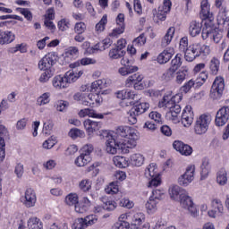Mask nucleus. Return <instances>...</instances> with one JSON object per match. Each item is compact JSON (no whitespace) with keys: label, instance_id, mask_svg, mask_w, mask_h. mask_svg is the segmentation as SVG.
<instances>
[{"label":"nucleus","instance_id":"nucleus-1","mask_svg":"<svg viewBox=\"0 0 229 229\" xmlns=\"http://www.w3.org/2000/svg\"><path fill=\"white\" fill-rule=\"evenodd\" d=\"M116 140L123 144L124 148H132L137 146L139 140V131L130 126H119L116 131Z\"/></svg>","mask_w":229,"mask_h":229},{"label":"nucleus","instance_id":"nucleus-2","mask_svg":"<svg viewBox=\"0 0 229 229\" xmlns=\"http://www.w3.org/2000/svg\"><path fill=\"white\" fill-rule=\"evenodd\" d=\"M207 56L210 55V47L207 45H201L200 43H194L190 45L186 50H184V59L186 62H194L198 56Z\"/></svg>","mask_w":229,"mask_h":229},{"label":"nucleus","instance_id":"nucleus-3","mask_svg":"<svg viewBox=\"0 0 229 229\" xmlns=\"http://www.w3.org/2000/svg\"><path fill=\"white\" fill-rule=\"evenodd\" d=\"M210 123H212V116L210 114H203L199 115L194 124V133L196 135H205L208 131Z\"/></svg>","mask_w":229,"mask_h":229},{"label":"nucleus","instance_id":"nucleus-4","mask_svg":"<svg viewBox=\"0 0 229 229\" xmlns=\"http://www.w3.org/2000/svg\"><path fill=\"white\" fill-rule=\"evenodd\" d=\"M179 201L182 208L188 210V214L191 217L196 219L199 216V211H198V208H196V204H194L192 198L189 196V191H186Z\"/></svg>","mask_w":229,"mask_h":229},{"label":"nucleus","instance_id":"nucleus-5","mask_svg":"<svg viewBox=\"0 0 229 229\" xmlns=\"http://www.w3.org/2000/svg\"><path fill=\"white\" fill-rule=\"evenodd\" d=\"M196 174V165H190L186 167L184 174H181L177 179V183L181 187H189L194 182Z\"/></svg>","mask_w":229,"mask_h":229},{"label":"nucleus","instance_id":"nucleus-6","mask_svg":"<svg viewBox=\"0 0 229 229\" xmlns=\"http://www.w3.org/2000/svg\"><path fill=\"white\" fill-rule=\"evenodd\" d=\"M149 109V103H140L131 108L127 113L130 124H137V115H140Z\"/></svg>","mask_w":229,"mask_h":229},{"label":"nucleus","instance_id":"nucleus-7","mask_svg":"<svg viewBox=\"0 0 229 229\" xmlns=\"http://www.w3.org/2000/svg\"><path fill=\"white\" fill-rule=\"evenodd\" d=\"M56 54L55 52H50L47 54L39 62L38 69L40 71H55L53 65L56 64Z\"/></svg>","mask_w":229,"mask_h":229},{"label":"nucleus","instance_id":"nucleus-8","mask_svg":"<svg viewBox=\"0 0 229 229\" xmlns=\"http://www.w3.org/2000/svg\"><path fill=\"white\" fill-rule=\"evenodd\" d=\"M223 92H225V78L217 76L213 82L210 97L213 99H220Z\"/></svg>","mask_w":229,"mask_h":229},{"label":"nucleus","instance_id":"nucleus-9","mask_svg":"<svg viewBox=\"0 0 229 229\" xmlns=\"http://www.w3.org/2000/svg\"><path fill=\"white\" fill-rule=\"evenodd\" d=\"M98 223V216L96 215H89L84 218H77L72 225V229H85L88 226H92Z\"/></svg>","mask_w":229,"mask_h":229},{"label":"nucleus","instance_id":"nucleus-10","mask_svg":"<svg viewBox=\"0 0 229 229\" xmlns=\"http://www.w3.org/2000/svg\"><path fill=\"white\" fill-rule=\"evenodd\" d=\"M202 38L203 40L210 38L215 44H219L223 39V32L217 31L212 29V27H206L202 30Z\"/></svg>","mask_w":229,"mask_h":229},{"label":"nucleus","instance_id":"nucleus-11","mask_svg":"<svg viewBox=\"0 0 229 229\" xmlns=\"http://www.w3.org/2000/svg\"><path fill=\"white\" fill-rule=\"evenodd\" d=\"M21 203L26 207L27 208H31L35 206L37 203V193H35V190L32 188H28L24 195L21 198Z\"/></svg>","mask_w":229,"mask_h":229},{"label":"nucleus","instance_id":"nucleus-12","mask_svg":"<svg viewBox=\"0 0 229 229\" xmlns=\"http://www.w3.org/2000/svg\"><path fill=\"white\" fill-rule=\"evenodd\" d=\"M229 121V106H224L216 114L215 124L216 126H225Z\"/></svg>","mask_w":229,"mask_h":229},{"label":"nucleus","instance_id":"nucleus-13","mask_svg":"<svg viewBox=\"0 0 229 229\" xmlns=\"http://www.w3.org/2000/svg\"><path fill=\"white\" fill-rule=\"evenodd\" d=\"M217 22L227 30V38H229V13L226 6H222L218 12Z\"/></svg>","mask_w":229,"mask_h":229},{"label":"nucleus","instance_id":"nucleus-14","mask_svg":"<svg viewBox=\"0 0 229 229\" xmlns=\"http://www.w3.org/2000/svg\"><path fill=\"white\" fill-rule=\"evenodd\" d=\"M186 192L187 190L180 187L178 184L171 185L168 189L169 196L174 201H180Z\"/></svg>","mask_w":229,"mask_h":229},{"label":"nucleus","instance_id":"nucleus-15","mask_svg":"<svg viewBox=\"0 0 229 229\" xmlns=\"http://www.w3.org/2000/svg\"><path fill=\"white\" fill-rule=\"evenodd\" d=\"M181 121L184 128H189V126L192 124V122L194 121V112H192V106H185V108L182 111Z\"/></svg>","mask_w":229,"mask_h":229},{"label":"nucleus","instance_id":"nucleus-16","mask_svg":"<svg viewBox=\"0 0 229 229\" xmlns=\"http://www.w3.org/2000/svg\"><path fill=\"white\" fill-rule=\"evenodd\" d=\"M173 148L184 157H191L192 155V147L181 140H174Z\"/></svg>","mask_w":229,"mask_h":229},{"label":"nucleus","instance_id":"nucleus-17","mask_svg":"<svg viewBox=\"0 0 229 229\" xmlns=\"http://www.w3.org/2000/svg\"><path fill=\"white\" fill-rule=\"evenodd\" d=\"M212 209L208 212L209 217L216 218L217 216H221L225 210L223 202L220 199H215L211 202Z\"/></svg>","mask_w":229,"mask_h":229},{"label":"nucleus","instance_id":"nucleus-18","mask_svg":"<svg viewBox=\"0 0 229 229\" xmlns=\"http://www.w3.org/2000/svg\"><path fill=\"white\" fill-rule=\"evenodd\" d=\"M121 141H117V140L114 139L113 136H107V140L106 141V151L109 153V155L117 154V149L120 148Z\"/></svg>","mask_w":229,"mask_h":229},{"label":"nucleus","instance_id":"nucleus-19","mask_svg":"<svg viewBox=\"0 0 229 229\" xmlns=\"http://www.w3.org/2000/svg\"><path fill=\"white\" fill-rule=\"evenodd\" d=\"M200 19L202 21L208 20L213 21L214 20V14L210 13V5L208 4V2L207 0H203L200 4Z\"/></svg>","mask_w":229,"mask_h":229},{"label":"nucleus","instance_id":"nucleus-20","mask_svg":"<svg viewBox=\"0 0 229 229\" xmlns=\"http://www.w3.org/2000/svg\"><path fill=\"white\" fill-rule=\"evenodd\" d=\"M84 128L87 131L89 136L92 137L94 131H98L101 129V123L88 119L84 121Z\"/></svg>","mask_w":229,"mask_h":229},{"label":"nucleus","instance_id":"nucleus-21","mask_svg":"<svg viewBox=\"0 0 229 229\" xmlns=\"http://www.w3.org/2000/svg\"><path fill=\"white\" fill-rule=\"evenodd\" d=\"M174 55V48L168 47L165 48L163 52H161L157 55V63L158 64H167L171 58H173V55Z\"/></svg>","mask_w":229,"mask_h":229},{"label":"nucleus","instance_id":"nucleus-22","mask_svg":"<svg viewBox=\"0 0 229 229\" xmlns=\"http://www.w3.org/2000/svg\"><path fill=\"white\" fill-rule=\"evenodd\" d=\"M13 40H15V33L10 30H5L4 32H1L0 30V46L12 44Z\"/></svg>","mask_w":229,"mask_h":229},{"label":"nucleus","instance_id":"nucleus-23","mask_svg":"<svg viewBox=\"0 0 229 229\" xmlns=\"http://www.w3.org/2000/svg\"><path fill=\"white\" fill-rule=\"evenodd\" d=\"M144 80V75H142L140 72L134 73L131 76H129L125 81V87L131 88L133 87V85H137L138 83H140Z\"/></svg>","mask_w":229,"mask_h":229},{"label":"nucleus","instance_id":"nucleus-24","mask_svg":"<svg viewBox=\"0 0 229 229\" xmlns=\"http://www.w3.org/2000/svg\"><path fill=\"white\" fill-rule=\"evenodd\" d=\"M52 84L53 87L57 89H67V87H69L67 80L65 79V75H56L55 77H54Z\"/></svg>","mask_w":229,"mask_h":229},{"label":"nucleus","instance_id":"nucleus-25","mask_svg":"<svg viewBox=\"0 0 229 229\" xmlns=\"http://www.w3.org/2000/svg\"><path fill=\"white\" fill-rule=\"evenodd\" d=\"M175 31H176V29L174 27H170L167 30L165 35L164 36L161 41L162 47H167V46H169V44L173 42V38L174 37Z\"/></svg>","mask_w":229,"mask_h":229},{"label":"nucleus","instance_id":"nucleus-26","mask_svg":"<svg viewBox=\"0 0 229 229\" xmlns=\"http://www.w3.org/2000/svg\"><path fill=\"white\" fill-rule=\"evenodd\" d=\"M86 106H99L103 103V98L98 93H89V101Z\"/></svg>","mask_w":229,"mask_h":229},{"label":"nucleus","instance_id":"nucleus-27","mask_svg":"<svg viewBox=\"0 0 229 229\" xmlns=\"http://www.w3.org/2000/svg\"><path fill=\"white\" fill-rule=\"evenodd\" d=\"M115 94H116V98L118 99H122V101H124V99H137L139 96L135 94L134 91L126 90V89L117 91Z\"/></svg>","mask_w":229,"mask_h":229},{"label":"nucleus","instance_id":"nucleus-28","mask_svg":"<svg viewBox=\"0 0 229 229\" xmlns=\"http://www.w3.org/2000/svg\"><path fill=\"white\" fill-rule=\"evenodd\" d=\"M145 176L148 180H151V178H158V176H160V174H158V168L157 167V164L151 163L145 169Z\"/></svg>","mask_w":229,"mask_h":229},{"label":"nucleus","instance_id":"nucleus-29","mask_svg":"<svg viewBox=\"0 0 229 229\" xmlns=\"http://www.w3.org/2000/svg\"><path fill=\"white\" fill-rule=\"evenodd\" d=\"M201 23L198 21H191L189 25V34L191 37H198L201 33Z\"/></svg>","mask_w":229,"mask_h":229},{"label":"nucleus","instance_id":"nucleus-30","mask_svg":"<svg viewBox=\"0 0 229 229\" xmlns=\"http://www.w3.org/2000/svg\"><path fill=\"white\" fill-rule=\"evenodd\" d=\"M175 109H172V111H168L165 114L166 119L169 121H174V123H180V118L178 114L182 112V107L180 106H175Z\"/></svg>","mask_w":229,"mask_h":229},{"label":"nucleus","instance_id":"nucleus-31","mask_svg":"<svg viewBox=\"0 0 229 229\" xmlns=\"http://www.w3.org/2000/svg\"><path fill=\"white\" fill-rule=\"evenodd\" d=\"M80 117H93L94 119H103L104 115L99 114L94 111V109L90 108H86V109H81L79 112Z\"/></svg>","mask_w":229,"mask_h":229},{"label":"nucleus","instance_id":"nucleus-32","mask_svg":"<svg viewBox=\"0 0 229 229\" xmlns=\"http://www.w3.org/2000/svg\"><path fill=\"white\" fill-rule=\"evenodd\" d=\"M113 163L116 167L120 169H124L130 165L128 159L123 156H114L113 157Z\"/></svg>","mask_w":229,"mask_h":229},{"label":"nucleus","instance_id":"nucleus-33","mask_svg":"<svg viewBox=\"0 0 229 229\" xmlns=\"http://www.w3.org/2000/svg\"><path fill=\"white\" fill-rule=\"evenodd\" d=\"M91 161L92 157L90 156L81 154L75 159V165H77V167H85V165L90 164Z\"/></svg>","mask_w":229,"mask_h":229},{"label":"nucleus","instance_id":"nucleus-34","mask_svg":"<svg viewBox=\"0 0 229 229\" xmlns=\"http://www.w3.org/2000/svg\"><path fill=\"white\" fill-rule=\"evenodd\" d=\"M137 71H139V67L131 64H127L118 69V72L121 76H128L133 74V72H137Z\"/></svg>","mask_w":229,"mask_h":229},{"label":"nucleus","instance_id":"nucleus-35","mask_svg":"<svg viewBox=\"0 0 229 229\" xmlns=\"http://www.w3.org/2000/svg\"><path fill=\"white\" fill-rule=\"evenodd\" d=\"M79 55H80V50H78V47H70L66 49L64 60H66V62H69V58H70V60L78 58Z\"/></svg>","mask_w":229,"mask_h":229},{"label":"nucleus","instance_id":"nucleus-36","mask_svg":"<svg viewBox=\"0 0 229 229\" xmlns=\"http://www.w3.org/2000/svg\"><path fill=\"white\" fill-rule=\"evenodd\" d=\"M80 64L81 65H94L96 64V59L84 57L81 59L80 62H75L70 64L71 69H76V67H80Z\"/></svg>","mask_w":229,"mask_h":229},{"label":"nucleus","instance_id":"nucleus-37","mask_svg":"<svg viewBox=\"0 0 229 229\" xmlns=\"http://www.w3.org/2000/svg\"><path fill=\"white\" fill-rule=\"evenodd\" d=\"M130 158L131 164L136 167H140V165L144 164V156H142V154H132Z\"/></svg>","mask_w":229,"mask_h":229},{"label":"nucleus","instance_id":"nucleus-38","mask_svg":"<svg viewBox=\"0 0 229 229\" xmlns=\"http://www.w3.org/2000/svg\"><path fill=\"white\" fill-rule=\"evenodd\" d=\"M200 180H207L208 178V174L210 173V165H208V160L205 159L202 162L200 166Z\"/></svg>","mask_w":229,"mask_h":229},{"label":"nucleus","instance_id":"nucleus-39","mask_svg":"<svg viewBox=\"0 0 229 229\" xmlns=\"http://www.w3.org/2000/svg\"><path fill=\"white\" fill-rule=\"evenodd\" d=\"M28 228L29 229H44V225H42V221L37 217H30L28 220Z\"/></svg>","mask_w":229,"mask_h":229},{"label":"nucleus","instance_id":"nucleus-40","mask_svg":"<svg viewBox=\"0 0 229 229\" xmlns=\"http://www.w3.org/2000/svg\"><path fill=\"white\" fill-rule=\"evenodd\" d=\"M80 201V197L77 193H70L65 197V203L68 207H76Z\"/></svg>","mask_w":229,"mask_h":229},{"label":"nucleus","instance_id":"nucleus-41","mask_svg":"<svg viewBox=\"0 0 229 229\" xmlns=\"http://www.w3.org/2000/svg\"><path fill=\"white\" fill-rule=\"evenodd\" d=\"M164 106L165 108H168L169 111H172V110H175L174 106H180V105L174 104L173 102H171V100L169 99V97H164L163 100L159 102V107L164 108Z\"/></svg>","mask_w":229,"mask_h":229},{"label":"nucleus","instance_id":"nucleus-42","mask_svg":"<svg viewBox=\"0 0 229 229\" xmlns=\"http://www.w3.org/2000/svg\"><path fill=\"white\" fill-rule=\"evenodd\" d=\"M146 219L144 213L138 211L132 214V225L131 226H138L139 225H142V221Z\"/></svg>","mask_w":229,"mask_h":229},{"label":"nucleus","instance_id":"nucleus-43","mask_svg":"<svg viewBox=\"0 0 229 229\" xmlns=\"http://www.w3.org/2000/svg\"><path fill=\"white\" fill-rule=\"evenodd\" d=\"M50 102H51V93L49 92L43 93L37 99V105L38 106H44V105H49Z\"/></svg>","mask_w":229,"mask_h":229},{"label":"nucleus","instance_id":"nucleus-44","mask_svg":"<svg viewBox=\"0 0 229 229\" xmlns=\"http://www.w3.org/2000/svg\"><path fill=\"white\" fill-rule=\"evenodd\" d=\"M79 189L82 192H89L92 189V182L89 179H82L79 182Z\"/></svg>","mask_w":229,"mask_h":229},{"label":"nucleus","instance_id":"nucleus-45","mask_svg":"<svg viewBox=\"0 0 229 229\" xmlns=\"http://www.w3.org/2000/svg\"><path fill=\"white\" fill-rule=\"evenodd\" d=\"M124 55H126V52H124L123 50H120L119 48H112L109 51V57L112 60H118V58H123V56H124Z\"/></svg>","mask_w":229,"mask_h":229},{"label":"nucleus","instance_id":"nucleus-46","mask_svg":"<svg viewBox=\"0 0 229 229\" xmlns=\"http://www.w3.org/2000/svg\"><path fill=\"white\" fill-rule=\"evenodd\" d=\"M53 76H55V70H45L39 77V81L40 83H47Z\"/></svg>","mask_w":229,"mask_h":229},{"label":"nucleus","instance_id":"nucleus-47","mask_svg":"<svg viewBox=\"0 0 229 229\" xmlns=\"http://www.w3.org/2000/svg\"><path fill=\"white\" fill-rule=\"evenodd\" d=\"M106 87V80H98L91 83V89L95 90V92H99L102 89Z\"/></svg>","mask_w":229,"mask_h":229},{"label":"nucleus","instance_id":"nucleus-48","mask_svg":"<svg viewBox=\"0 0 229 229\" xmlns=\"http://www.w3.org/2000/svg\"><path fill=\"white\" fill-rule=\"evenodd\" d=\"M216 182L219 185H226V182H228V177H227V174L226 171L225 170H220L217 173L216 175Z\"/></svg>","mask_w":229,"mask_h":229},{"label":"nucleus","instance_id":"nucleus-49","mask_svg":"<svg viewBox=\"0 0 229 229\" xmlns=\"http://www.w3.org/2000/svg\"><path fill=\"white\" fill-rule=\"evenodd\" d=\"M157 203L158 200L151 198L149 199V200L146 203V208L148 214H153L154 212H157Z\"/></svg>","mask_w":229,"mask_h":229},{"label":"nucleus","instance_id":"nucleus-50","mask_svg":"<svg viewBox=\"0 0 229 229\" xmlns=\"http://www.w3.org/2000/svg\"><path fill=\"white\" fill-rule=\"evenodd\" d=\"M219 59L213 57L209 63V69L212 74H217L219 72Z\"/></svg>","mask_w":229,"mask_h":229},{"label":"nucleus","instance_id":"nucleus-51","mask_svg":"<svg viewBox=\"0 0 229 229\" xmlns=\"http://www.w3.org/2000/svg\"><path fill=\"white\" fill-rule=\"evenodd\" d=\"M174 74H176V72L172 68H169L162 74L161 80L163 81H171V80L174 78Z\"/></svg>","mask_w":229,"mask_h":229},{"label":"nucleus","instance_id":"nucleus-52","mask_svg":"<svg viewBox=\"0 0 229 229\" xmlns=\"http://www.w3.org/2000/svg\"><path fill=\"white\" fill-rule=\"evenodd\" d=\"M182 67V57L179 55H176L175 57L171 62L170 69L175 71V72Z\"/></svg>","mask_w":229,"mask_h":229},{"label":"nucleus","instance_id":"nucleus-53","mask_svg":"<svg viewBox=\"0 0 229 229\" xmlns=\"http://www.w3.org/2000/svg\"><path fill=\"white\" fill-rule=\"evenodd\" d=\"M64 78L68 83H74L78 80V76L76 75L74 70H70L64 74Z\"/></svg>","mask_w":229,"mask_h":229},{"label":"nucleus","instance_id":"nucleus-54","mask_svg":"<svg viewBox=\"0 0 229 229\" xmlns=\"http://www.w3.org/2000/svg\"><path fill=\"white\" fill-rule=\"evenodd\" d=\"M106 22H108V20L106 19V15H104L102 19L99 21V22L96 24V27H95L96 31H98V33H101V31H104Z\"/></svg>","mask_w":229,"mask_h":229},{"label":"nucleus","instance_id":"nucleus-55","mask_svg":"<svg viewBox=\"0 0 229 229\" xmlns=\"http://www.w3.org/2000/svg\"><path fill=\"white\" fill-rule=\"evenodd\" d=\"M55 144L56 138L55 136H52L43 142V148L44 149H51Z\"/></svg>","mask_w":229,"mask_h":229},{"label":"nucleus","instance_id":"nucleus-56","mask_svg":"<svg viewBox=\"0 0 229 229\" xmlns=\"http://www.w3.org/2000/svg\"><path fill=\"white\" fill-rule=\"evenodd\" d=\"M85 94L86 93H82V92H77L73 95V99L75 101H79V103H81V105H84V106H87V100H85Z\"/></svg>","mask_w":229,"mask_h":229},{"label":"nucleus","instance_id":"nucleus-57","mask_svg":"<svg viewBox=\"0 0 229 229\" xmlns=\"http://www.w3.org/2000/svg\"><path fill=\"white\" fill-rule=\"evenodd\" d=\"M103 204H104V208H106L107 212H112L115 210V208H117V202L114 200H106Z\"/></svg>","mask_w":229,"mask_h":229},{"label":"nucleus","instance_id":"nucleus-58","mask_svg":"<svg viewBox=\"0 0 229 229\" xmlns=\"http://www.w3.org/2000/svg\"><path fill=\"white\" fill-rule=\"evenodd\" d=\"M67 106H69V102L64 100H58L55 104V108L57 112H65Z\"/></svg>","mask_w":229,"mask_h":229},{"label":"nucleus","instance_id":"nucleus-59","mask_svg":"<svg viewBox=\"0 0 229 229\" xmlns=\"http://www.w3.org/2000/svg\"><path fill=\"white\" fill-rule=\"evenodd\" d=\"M69 137L78 139V137H85V132L80 129H72L69 131Z\"/></svg>","mask_w":229,"mask_h":229},{"label":"nucleus","instance_id":"nucleus-60","mask_svg":"<svg viewBox=\"0 0 229 229\" xmlns=\"http://www.w3.org/2000/svg\"><path fill=\"white\" fill-rule=\"evenodd\" d=\"M57 26H58L60 31H67V30H69V26H71V23H70L69 20L63 19L58 21Z\"/></svg>","mask_w":229,"mask_h":229},{"label":"nucleus","instance_id":"nucleus-61","mask_svg":"<svg viewBox=\"0 0 229 229\" xmlns=\"http://www.w3.org/2000/svg\"><path fill=\"white\" fill-rule=\"evenodd\" d=\"M171 0H165L163 4L158 7L160 12H164L165 13H169L171 12Z\"/></svg>","mask_w":229,"mask_h":229},{"label":"nucleus","instance_id":"nucleus-62","mask_svg":"<svg viewBox=\"0 0 229 229\" xmlns=\"http://www.w3.org/2000/svg\"><path fill=\"white\" fill-rule=\"evenodd\" d=\"M132 44L133 46H135V47H140V46H144V44H146V37L144 36V34H141L138 38H136L132 41Z\"/></svg>","mask_w":229,"mask_h":229},{"label":"nucleus","instance_id":"nucleus-63","mask_svg":"<svg viewBox=\"0 0 229 229\" xmlns=\"http://www.w3.org/2000/svg\"><path fill=\"white\" fill-rule=\"evenodd\" d=\"M54 126L55 123H53L51 121L45 123L43 126V133H45V135H51V131H53Z\"/></svg>","mask_w":229,"mask_h":229},{"label":"nucleus","instance_id":"nucleus-64","mask_svg":"<svg viewBox=\"0 0 229 229\" xmlns=\"http://www.w3.org/2000/svg\"><path fill=\"white\" fill-rule=\"evenodd\" d=\"M128 228H130V224H128V222L126 221H118L112 227V229H128Z\"/></svg>","mask_w":229,"mask_h":229}]
</instances>
